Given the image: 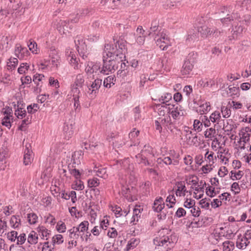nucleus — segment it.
I'll list each match as a JSON object with an SVG mask.
<instances>
[{
    "mask_svg": "<svg viewBox=\"0 0 251 251\" xmlns=\"http://www.w3.org/2000/svg\"><path fill=\"white\" fill-rule=\"evenodd\" d=\"M115 46L109 44H106L103 54V64L100 73L108 75L114 72L118 69L120 63L126 58V41L119 38L118 40L113 38Z\"/></svg>",
    "mask_w": 251,
    "mask_h": 251,
    "instance_id": "obj_1",
    "label": "nucleus"
},
{
    "mask_svg": "<svg viewBox=\"0 0 251 251\" xmlns=\"http://www.w3.org/2000/svg\"><path fill=\"white\" fill-rule=\"evenodd\" d=\"M177 241V236L173 232L169 229L164 228L159 230L158 236L153 239V244L159 251H168Z\"/></svg>",
    "mask_w": 251,
    "mask_h": 251,
    "instance_id": "obj_2",
    "label": "nucleus"
},
{
    "mask_svg": "<svg viewBox=\"0 0 251 251\" xmlns=\"http://www.w3.org/2000/svg\"><path fill=\"white\" fill-rule=\"evenodd\" d=\"M235 21L232 23V27L231 30L232 35L228 37V40L230 42L238 40L242 36L245 28L241 23L240 16L237 13H233Z\"/></svg>",
    "mask_w": 251,
    "mask_h": 251,
    "instance_id": "obj_3",
    "label": "nucleus"
},
{
    "mask_svg": "<svg viewBox=\"0 0 251 251\" xmlns=\"http://www.w3.org/2000/svg\"><path fill=\"white\" fill-rule=\"evenodd\" d=\"M197 56V53L194 52L189 53L181 70L183 75H189L192 71L194 67V64L196 62Z\"/></svg>",
    "mask_w": 251,
    "mask_h": 251,
    "instance_id": "obj_4",
    "label": "nucleus"
},
{
    "mask_svg": "<svg viewBox=\"0 0 251 251\" xmlns=\"http://www.w3.org/2000/svg\"><path fill=\"white\" fill-rule=\"evenodd\" d=\"M74 42L79 54L82 56L83 58L87 57L86 46L82 37L81 36H77L75 38Z\"/></svg>",
    "mask_w": 251,
    "mask_h": 251,
    "instance_id": "obj_5",
    "label": "nucleus"
},
{
    "mask_svg": "<svg viewBox=\"0 0 251 251\" xmlns=\"http://www.w3.org/2000/svg\"><path fill=\"white\" fill-rule=\"evenodd\" d=\"M84 75L83 74L76 75L74 83L72 85V91L74 94H79L80 93L78 87L82 88L84 85Z\"/></svg>",
    "mask_w": 251,
    "mask_h": 251,
    "instance_id": "obj_6",
    "label": "nucleus"
},
{
    "mask_svg": "<svg viewBox=\"0 0 251 251\" xmlns=\"http://www.w3.org/2000/svg\"><path fill=\"white\" fill-rule=\"evenodd\" d=\"M172 108L170 107V111H169V115L171 114L174 120H179L186 114L185 111L182 107L178 104L172 105Z\"/></svg>",
    "mask_w": 251,
    "mask_h": 251,
    "instance_id": "obj_7",
    "label": "nucleus"
},
{
    "mask_svg": "<svg viewBox=\"0 0 251 251\" xmlns=\"http://www.w3.org/2000/svg\"><path fill=\"white\" fill-rule=\"evenodd\" d=\"M171 117L169 115H166V117H159L155 121V128L156 130L161 133L163 127L166 128L168 123L170 122Z\"/></svg>",
    "mask_w": 251,
    "mask_h": 251,
    "instance_id": "obj_8",
    "label": "nucleus"
},
{
    "mask_svg": "<svg viewBox=\"0 0 251 251\" xmlns=\"http://www.w3.org/2000/svg\"><path fill=\"white\" fill-rule=\"evenodd\" d=\"M198 24H196L197 25V30L202 36H207L210 35L213 33V30H211L210 28H209L206 25H204V20L201 17L198 19Z\"/></svg>",
    "mask_w": 251,
    "mask_h": 251,
    "instance_id": "obj_9",
    "label": "nucleus"
},
{
    "mask_svg": "<svg viewBox=\"0 0 251 251\" xmlns=\"http://www.w3.org/2000/svg\"><path fill=\"white\" fill-rule=\"evenodd\" d=\"M102 84V79L97 78L90 85L87 84L88 91V93L91 95L96 96L99 92V89Z\"/></svg>",
    "mask_w": 251,
    "mask_h": 251,
    "instance_id": "obj_10",
    "label": "nucleus"
},
{
    "mask_svg": "<svg viewBox=\"0 0 251 251\" xmlns=\"http://www.w3.org/2000/svg\"><path fill=\"white\" fill-rule=\"evenodd\" d=\"M24 153V163L25 165H27L33 159V152L31 145L29 143H25Z\"/></svg>",
    "mask_w": 251,
    "mask_h": 251,
    "instance_id": "obj_11",
    "label": "nucleus"
},
{
    "mask_svg": "<svg viewBox=\"0 0 251 251\" xmlns=\"http://www.w3.org/2000/svg\"><path fill=\"white\" fill-rule=\"evenodd\" d=\"M79 18L76 16L73 19H70L66 20H61L60 25L63 27L64 30L68 31V29H72L73 26L71 24L76 23L78 22Z\"/></svg>",
    "mask_w": 251,
    "mask_h": 251,
    "instance_id": "obj_12",
    "label": "nucleus"
},
{
    "mask_svg": "<svg viewBox=\"0 0 251 251\" xmlns=\"http://www.w3.org/2000/svg\"><path fill=\"white\" fill-rule=\"evenodd\" d=\"M74 124L72 123H65L63 126V131L65 134V138L69 139L74 134Z\"/></svg>",
    "mask_w": 251,
    "mask_h": 251,
    "instance_id": "obj_13",
    "label": "nucleus"
},
{
    "mask_svg": "<svg viewBox=\"0 0 251 251\" xmlns=\"http://www.w3.org/2000/svg\"><path fill=\"white\" fill-rule=\"evenodd\" d=\"M139 133V130H136L134 128L129 133V138L132 142V144L130 145V147H132V146H137L139 144V142L138 139Z\"/></svg>",
    "mask_w": 251,
    "mask_h": 251,
    "instance_id": "obj_14",
    "label": "nucleus"
},
{
    "mask_svg": "<svg viewBox=\"0 0 251 251\" xmlns=\"http://www.w3.org/2000/svg\"><path fill=\"white\" fill-rule=\"evenodd\" d=\"M165 207V203L162 197L156 198L154 201L152 208L156 212L161 211Z\"/></svg>",
    "mask_w": 251,
    "mask_h": 251,
    "instance_id": "obj_15",
    "label": "nucleus"
},
{
    "mask_svg": "<svg viewBox=\"0 0 251 251\" xmlns=\"http://www.w3.org/2000/svg\"><path fill=\"white\" fill-rule=\"evenodd\" d=\"M176 185L177 186V189L176 191V195L177 196H184L186 192H187L184 182L183 181H178L176 182Z\"/></svg>",
    "mask_w": 251,
    "mask_h": 251,
    "instance_id": "obj_16",
    "label": "nucleus"
},
{
    "mask_svg": "<svg viewBox=\"0 0 251 251\" xmlns=\"http://www.w3.org/2000/svg\"><path fill=\"white\" fill-rule=\"evenodd\" d=\"M89 223L88 221H84L81 222L77 227H75L76 230V232L78 233V236H80L82 237V235L84 234V232L87 231L88 229Z\"/></svg>",
    "mask_w": 251,
    "mask_h": 251,
    "instance_id": "obj_17",
    "label": "nucleus"
},
{
    "mask_svg": "<svg viewBox=\"0 0 251 251\" xmlns=\"http://www.w3.org/2000/svg\"><path fill=\"white\" fill-rule=\"evenodd\" d=\"M170 104H166V105L158 104L157 105V112L160 116L162 117H166V113L169 114V111H170Z\"/></svg>",
    "mask_w": 251,
    "mask_h": 251,
    "instance_id": "obj_18",
    "label": "nucleus"
},
{
    "mask_svg": "<svg viewBox=\"0 0 251 251\" xmlns=\"http://www.w3.org/2000/svg\"><path fill=\"white\" fill-rule=\"evenodd\" d=\"M25 53L26 54L28 53L27 49L22 47L20 44H16L15 49V54L19 59L23 58Z\"/></svg>",
    "mask_w": 251,
    "mask_h": 251,
    "instance_id": "obj_19",
    "label": "nucleus"
},
{
    "mask_svg": "<svg viewBox=\"0 0 251 251\" xmlns=\"http://www.w3.org/2000/svg\"><path fill=\"white\" fill-rule=\"evenodd\" d=\"M155 40H156V45L159 46L160 48L163 50H166L168 47V43L166 42V41H167V37H165V35H161V37L156 39V37H155Z\"/></svg>",
    "mask_w": 251,
    "mask_h": 251,
    "instance_id": "obj_20",
    "label": "nucleus"
},
{
    "mask_svg": "<svg viewBox=\"0 0 251 251\" xmlns=\"http://www.w3.org/2000/svg\"><path fill=\"white\" fill-rule=\"evenodd\" d=\"M23 104L21 102H18L17 109L15 111V115L19 119H23L26 116V111L22 107Z\"/></svg>",
    "mask_w": 251,
    "mask_h": 251,
    "instance_id": "obj_21",
    "label": "nucleus"
},
{
    "mask_svg": "<svg viewBox=\"0 0 251 251\" xmlns=\"http://www.w3.org/2000/svg\"><path fill=\"white\" fill-rule=\"evenodd\" d=\"M136 162L140 164H142L144 166L151 165V163L147 159V157L144 154L139 153L136 155Z\"/></svg>",
    "mask_w": 251,
    "mask_h": 251,
    "instance_id": "obj_22",
    "label": "nucleus"
},
{
    "mask_svg": "<svg viewBox=\"0 0 251 251\" xmlns=\"http://www.w3.org/2000/svg\"><path fill=\"white\" fill-rule=\"evenodd\" d=\"M116 78L114 75H109L104 79L103 86L106 88H110L112 85H114Z\"/></svg>",
    "mask_w": 251,
    "mask_h": 251,
    "instance_id": "obj_23",
    "label": "nucleus"
},
{
    "mask_svg": "<svg viewBox=\"0 0 251 251\" xmlns=\"http://www.w3.org/2000/svg\"><path fill=\"white\" fill-rule=\"evenodd\" d=\"M126 58L120 63L121 67L117 72V76L119 75L120 77H124L126 75L127 72H126V70L127 69V66L126 65V63L124 62Z\"/></svg>",
    "mask_w": 251,
    "mask_h": 251,
    "instance_id": "obj_24",
    "label": "nucleus"
},
{
    "mask_svg": "<svg viewBox=\"0 0 251 251\" xmlns=\"http://www.w3.org/2000/svg\"><path fill=\"white\" fill-rule=\"evenodd\" d=\"M10 224L13 228H17L21 225V219L19 215H13L10 220Z\"/></svg>",
    "mask_w": 251,
    "mask_h": 251,
    "instance_id": "obj_25",
    "label": "nucleus"
},
{
    "mask_svg": "<svg viewBox=\"0 0 251 251\" xmlns=\"http://www.w3.org/2000/svg\"><path fill=\"white\" fill-rule=\"evenodd\" d=\"M44 77V75L41 74H36L33 77V81L36 85V87L34 88V91L36 92L38 91V88L41 87L40 85L39 82L42 80V78Z\"/></svg>",
    "mask_w": 251,
    "mask_h": 251,
    "instance_id": "obj_26",
    "label": "nucleus"
},
{
    "mask_svg": "<svg viewBox=\"0 0 251 251\" xmlns=\"http://www.w3.org/2000/svg\"><path fill=\"white\" fill-rule=\"evenodd\" d=\"M233 13H235L234 11L231 12V14L229 13L228 16H223V17L220 19L221 23L223 25H228L231 22L233 23L235 21V19L234 18V15Z\"/></svg>",
    "mask_w": 251,
    "mask_h": 251,
    "instance_id": "obj_27",
    "label": "nucleus"
},
{
    "mask_svg": "<svg viewBox=\"0 0 251 251\" xmlns=\"http://www.w3.org/2000/svg\"><path fill=\"white\" fill-rule=\"evenodd\" d=\"M94 171L96 173V175L102 178H105L107 176L106 175V170L105 168L101 166L96 167L94 168Z\"/></svg>",
    "mask_w": 251,
    "mask_h": 251,
    "instance_id": "obj_28",
    "label": "nucleus"
},
{
    "mask_svg": "<svg viewBox=\"0 0 251 251\" xmlns=\"http://www.w3.org/2000/svg\"><path fill=\"white\" fill-rule=\"evenodd\" d=\"M210 110V103L209 102H206L200 106L199 109L197 111L201 114H205Z\"/></svg>",
    "mask_w": 251,
    "mask_h": 251,
    "instance_id": "obj_29",
    "label": "nucleus"
},
{
    "mask_svg": "<svg viewBox=\"0 0 251 251\" xmlns=\"http://www.w3.org/2000/svg\"><path fill=\"white\" fill-rule=\"evenodd\" d=\"M221 114L219 111H215L212 113L209 117V119L213 123L219 124L221 119Z\"/></svg>",
    "mask_w": 251,
    "mask_h": 251,
    "instance_id": "obj_30",
    "label": "nucleus"
},
{
    "mask_svg": "<svg viewBox=\"0 0 251 251\" xmlns=\"http://www.w3.org/2000/svg\"><path fill=\"white\" fill-rule=\"evenodd\" d=\"M172 95L170 93H165L159 98L158 101L163 104H167V103L172 100Z\"/></svg>",
    "mask_w": 251,
    "mask_h": 251,
    "instance_id": "obj_31",
    "label": "nucleus"
},
{
    "mask_svg": "<svg viewBox=\"0 0 251 251\" xmlns=\"http://www.w3.org/2000/svg\"><path fill=\"white\" fill-rule=\"evenodd\" d=\"M18 60L16 58H10L9 62L7 63V68L8 70H14L17 66Z\"/></svg>",
    "mask_w": 251,
    "mask_h": 251,
    "instance_id": "obj_32",
    "label": "nucleus"
},
{
    "mask_svg": "<svg viewBox=\"0 0 251 251\" xmlns=\"http://www.w3.org/2000/svg\"><path fill=\"white\" fill-rule=\"evenodd\" d=\"M143 207L140 205L136 204L133 209V217H136V221H138V218L141 217V213L143 211Z\"/></svg>",
    "mask_w": 251,
    "mask_h": 251,
    "instance_id": "obj_33",
    "label": "nucleus"
},
{
    "mask_svg": "<svg viewBox=\"0 0 251 251\" xmlns=\"http://www.w3.org/2000/svg\"><path fill=\"white\" fill-rule=\"evenodd\" d=\"M31 115H27L26 118L22 120L21 125L18 127L19 130H23V128L25 126V125L30 124L31 122Z\"/></svg>",
    "mask_w": 251,
    "mask_h": 251,
    "instance_id": "obj_34",
    "label": "nucleus"
},
{
    "mask_svg": "<svg viewBox=\"0 0 251 251\" xmlns=\"http://www.w3.org/2000/svg\"><path fill=\"white\" fill-rule=\"evenodd\" d=\"M28 222L30 225L35 224L38 220V216L34 213H28L27 214Z\"/></svg>",
    "mask_w": 251,
    "mask_h": 251,
    "instance_id": "obj_35",
    "label": "nucleus"
},
{
    "mask_svg": "<svg viewBox=\"0 0 251 251\" xmlns=\"http://www.w3.org/2000/svg\"><path fill=\"white\" fill-rule=\"evenodd\" d=\"M39 232V235L42 237V238L47 237L49 235V232L45 227L43 226H39L37 228Z\"/></svg>",
    "mask_w": 251,
    "mask_h": 251,
    "instance_id": "obj_36",
    "label": "nucleus"
},
{
    "mask_svg": "<svg viewBox=\"0 0 251 251\" xmlns=\"http://www.w3.org/2000/svg\"><path fill=\"white\" fill-rule=\"evenodd\" d=\"M166 201L170 203L169 204H166V206L169 208H172L176 202V200L174 195H170L168 196Z\"/></svg>",
    "mask_w": 251,
    "mask_h": 251,
    "instance_id": "obj_37",
    "label": "nucleus"
},
{
    "mask_svg": "<svg viewBox=\"0 0 251 251\" xmlns=\"http://www.w3.org/2000/svg\"><path fill=\"white\" fill-rule=\"evenodd\" d=\"M232 12V7L230 6H223L220 9V14H222V16H228L229 13Z\"/></svg>",
    "mask_w": 251,
    "mask_h": 251,
    "instance_id": "obj_38",
    "label": "nucleus"
},
{
    "mask_svg": "<svg viewBox=\"0 0 251 251\" xmlns=\"http://www.w3.org/2000/svg\"><path fill=\"white\" fill-rule=\"evenodd\" d=\"M27 241L31 244H35L38 242V237L35 235V233L32 231L28 237Z\"/></svg>",
    "mask_w": 251,
    "mask_h": 251,
    "instance_id": "obj_39",
    "label": "nucleus"
},
{
    "mask_svg": "<svg viewBox=\"0 0 251 251\" xmlns=\"http://www.w3.org/2000/svg\"><path fill=\"white\" fill-rule=\"evenodd\" d=\"M69 171L71 175L74 176L76 179L80 178L81 174L79 171L75 168L71 169L70 165L68 166Z\"/></svg>",
    "mask_w": 251,
    "mask_h": 251,
    "instance_id": "obj_40",
    "label": "nucleus"
},
{
    "mask_svg": "<svg viewBox=\"0 0 251 251\" xmlns=\"http://www.w3.org/2000/svg\"><path fill=\"white\" fill-rule=\"evenodd\" d=\"M29 66L26 63H21L18 69V72L20 74H25L28 70Z\"/></svg>",
    "mask_w": 251,
    "mask_h": 251,
    "instance_id": "obj_41",
    "label": "nucleus"
},
{
    "mask_svg": "<svg viewBox=\"0 0 251 251\" xmlns=\"http://www.w3.org/2000/svg\"><path fill=\"white\" fill-rule=\"evenodd\" d=\"M140 153L144 154L145 156H147L148 154L151 155L153 153L152 148L149 145H145Z\"/></svg>",
    "mask_w": 251,
    "mask_h": 251,
    "instance_id": "obj_42",
    "label": "nucleus"
},
{
    "mask_svg": "<svg viewBox=\"0 0 251 251\" xmlns=\"http://www.w3.org/2000/svg\"><path fill=\"white\" fill-rule=\"evenodd\" d=\"M231 86H228L229 92L230 94V96H235L239 97L240 95V88L237 87H231Z\"/></svg>",
    "mask_w": 251,
    "mask_h": 251,
    "instance_id": "obj_43",
    "label": "nucleus"
},
{
    "mask_svg": "<svg viewBox=\"0 0 251 251\" xmlns=\"http://www.w3.org/2000/svg\"><path fill=\"white\" fill-rule=\"evenodd\" d=\"M114 3L115 0H101L100 3L102 5H107L108 8L114 9L115 8Z\"/></svg>",
    "mask_w": 251,
    "mask_h": 251,
    "instance_id": "obj_44",
    "label": "nucleus"
},
{
    "mask_svg": "<svg viewBox=\"0 0 251 251\" xmlns=\"http://www.w3.org/2000/svg\"><path fill=\"white\" fill-rule=\"evenodd\" d=\"M5 113L8 114V112H5ZM1 124L3 126H6L9 129L11 127V124L10 118L8 115L5 116L3 118Z\"/></svg>",
    "mask_w": 251,
    "mask_h": 251,
    "instance_id": "obj_45",
    "label": "nucleus"
},
{
    "mask_svg": "<svg viewBox=\"0 0 251 251\" xmlns=\"http://www.w3.org/2000/svg\"><path fill=\"white\" fill-rule=\"evenodd\" d=\"M79 98V94L73 93V100L74 101V107L75 110H76L77 109H78L79 110L80 108Z\"/></svg>",
    "mask_w": 251,
    "mask_h": 251,
    "instance_id": "obj_46",
    "label": "nucleus"
},
{
    "mask_svg": "<svg viewBox=\"0 0 251 251\" xmlns=\"http://www.w3.org/2000/svg\"><path fill=\"white\" fill-rule=\"evenodd\" d=\"M139 240L138 239L134 238L131 239L127 245V250H128L131 248H134L139 244Z\"/></svg>",
    "mask_w": 251,
    "mask_h": 251,
    "instance_id": "obj_47",
    "label": "nucleus"
},
{
    "mask_svg": "<svg viewBox=\"0 0 251 251\" xmlns=\"http://www.w3.org/2000/svg\"><path fill=\"white\" fill-rule=\"evenodd\" d=\"M52 242L53 245L55 244H60L63 242V236L61 234H58L54 236L52 238Z\"/></svg>",
    "mask_w": 251,
    "mask_h": 251,
    "instance_id": "obj_48",
    "label": "nucleus"
},
{
    "mask_svg": "<svg viewBox=\"0 0 251 251\" xmlns=\"http://www.w3.org/2000/svg\"><path fill=\"white\" fill-rule=\"evenodd\" d=\"M221 110L223 117L225 118H228L231 115V110L226 106H222Z\"/></svg>",
    "mask_w": 251,
    "mask_h": 251,
    "instance_id": "obj_49",
    "label": "nucleus"
},
{
    "mask_svg": "<svg viewBox=\"0 0 251 251\" xmlns=\"http://www.w3.org/2000/svg\"><path fill=\"white\" fill-rule=\"evenodd\" d=\"M195 204V201L191 199L187 198L184 202V206L189 209H191Z\"/></svg>",
    "mask_w": 251,
    "mask_h": 251,
    "instance_id": "obj_50",
    "label": "nucleus"
},
{
    "mask_svg": "<svg viewBox=\"0 0 251 251\" xmlns=\"http://www.w3.org/2000/svg\"><path fill=\"white\" fill-rule=\"evenodd\" d=\"M7 227L6 222L2 220L0 218V236H2L4 231L7 230Z\"/></svg>",
    "mask_w": 251,
    "mask_h": 251,
    "instance_id": "obj_51",
    "label": "nucleus"
},
{
    "mask_svg": "<svg viewBox=\"0 0 251 251\" xmlns=\"http://www.w3.org/2000/svg\"><path fill=\"white\" fill-rule=\"evenodd\" d=\"M218 192H216L215 188L211 186H208L206 188V194L211 198L214 197Z\"/></svg>",
    "mask_w": 251,
    "mask_h": 251,
    "instance_id": "obj_52",
    "label": "nucleus"
},
{
    "mask_svg": "<svg viewBox=\"0 0 251 251\" xmlns=\"http://www.w3.org/2000/svg\"><path fill=\"white\" fill-rule=\"evenodd\" d=\"M76 229L75 228V227H73L71 229L68 230L69 233V236L71 239H76L78 238V233L76 232Z\"/></svg>",
    "mask_w": 251,
    "mask_h": 251,
    "instance_id": "obj_53",
    "label": "nucleus"
},
{
    "mask_svg": "<svg viewBox=\"0 0 251 251\" xmlns=\"http://www.w3.org/2000/svg\"><path fill=\"white\" fill-rule=\"evenodd\" d=\"M189 212L192 214L193 216L198 217L201 213V210L199 207H196L194 205L190 209Z\"/></svg>",
    "mask_w": 251,
    "mask_h": 251,
    "instance_id": "obj_54",
    "label": "nucleus"
},
{
    "mask_svg": "<svg viewBox=\"0 0 251 251\" xmlns=\"http://www.w3.org/2000/svg\"><path fill=\"white\" fill-rule=\"evenodd\" d=\"M194 128L195 130H197L198 131L202 130V123L199 120H195L193 124Z\"/></svg>",
    "mask_w": 251,
    "mask_h": 251,
    "instance_id": "obj_55",
    "label": "nucleus"
},
{
    "mask_svg": "<svg viewBox=\"0 0 251 251\" xmlns=\"http://www.w3.org/2000/svg\"><path fill=\"white\" fill-rule=\"evenodd\" d=\"M112 211L115 213V216L117 217H119L123 215V210L122 208L118 206L117 205H116L115 206L112 208Z\"/></svg>",
    "mask_w": 251,
    "mask_h": 251,
    "instance_id": "obj_56",
    "label": "nucleus"
},
{
    "mask_svg": "<svg viewBox=\"0 0 251 251\" xmlns=\"http://www.w3.org/2000/svg\"><path fill=\"white\" fill-rule=\"evenodd\" d=\"M18 233L15 231H12L7 234L8 239L12 242H14L17 238Z\"/></svg>",
    "mask_w": 251,
    "mask_h": 251,
    "instance_id": "obj_57",
    "label": "nucleus"
},
{
    "mask_svg": "<svg viewBox=\"0 0 251 251\" xmlns=\"http://www.w3.org/2000/svg\"><path fill=\"white\" fill-rule=\"evenodd\" d=\"M240 135H242L241 138L243 142H244L245 143L249 141L250 134L249 133H247V132H244L242 130L240 133Z\"/></svg>",
    "mask_w": 251,
    "mask_h": 251,
    "instance_id": "obj_58",
    "label": "nucleus"
},
{
    "mask_svg": "<svg viewBox=\"0 0 251 251\" xmlns=\"http://www.w3.org/2000/svg\"><path fill=\"white\" fill-rule=\"evenodd\" d=\"M201 120L202 124L204 125L205 127H209L211 125V121L206 116H203L201 117Z\"/></svg>",
    "mask_w": 251,
    "mask_h": 251,
    "instance_id": "obj_59",
    "label": "nucleus"
},
{
    "mask_svg": "<svg viewBox=\"0 0 251 251\" xmlns=\"http://www.w3.org/2000/svg\"><path fill=\"white\" fill-rule=\"evenodd\" d=\"M186 214V210L182 207H179L176 211L175 215L178 218H181L182 217L185 216Z\"/></svg>",
    "mask_w": 251,
    "mask_h": 251,
    "instance_id": "obj_60",
    "label": "nucleus"
},
{
    "mask_svg": "<svg viewBox=\"0 0 251 251\" xmlns=\"http://www.w3.org/2000/svg\"><path fill=\"white\" fill-rule=\"evenodd\" d=\"M99 184V179L94 178L92 179H89L88 181V185L90 187H96Z\"/></svg>",
    "mask_w": 251,
    "mask_h": 251,
    "instance_id": "obj_61",
    "label": "nucleus"
},
{
    "mask_svg": "<svg viewBox=\"0 0 251 251\" xmlns=\"http://www.w3.org/2000/svg\"><path fill=\"white\" fill-rule=\"evenodd\" d=\"M206 186V182L205 181L203 182L202 180H201L200 182V185H199V186H200V187H196L195 188L194 190L197 192H201L202 193H204V189Z\"/></svg>",
    "mask_w": 251,
    "mask_h": 251,
    "instance_id": "obj_62",
    "label": "nucleus"
},
{
    "mask_svg": "<svg viewBox=\"0 0 251 251\" xmlns=\"http://www.w3.org/2000/svg\"><path fill=\"white\" fill-rule=\"evenodd\" d=\"M216 131L215 128H209L205 131L204 135L206 138H211L212 136L215 133Z\"/></svg>",
    "mask_w": 251,
    "mask_h": 251,
    "instance_id": "obj_63",
    "label": "nucleus"
},
{
    "mask_svg": "<svg viewBox=\"0 0 251 251\" xmlns=\"http://www.w3.org/2000/svg\"><path fill=\"white\" fill-rule=\"evenodd\" d=\"M227 172L228 171L227 168L225 166H223L220 167V168L219 169L218 171V175L220 177H224L227 174Z\"/></svg>",
    "mask_w": 251,
    "mask_h": 251,
    "instance_id": "obj_64",
    "label": "nucleus"
}]
</instances>
